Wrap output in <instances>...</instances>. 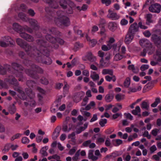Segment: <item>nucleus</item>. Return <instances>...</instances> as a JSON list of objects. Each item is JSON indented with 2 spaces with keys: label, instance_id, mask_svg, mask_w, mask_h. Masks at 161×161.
I'll return each instance as SVG.
<instances>
[{
  "label": "nucleus",
  "instance_id": "nucleus-50",
  "mask_svg": "<svg viewBox=\"0 0 161 161\" xmlns=\"http://www.w3.org/2000/svg\"><path fill=\"white\" fill-rule=\"evenodd\" d=\"M6 69L3 68L0 65V74L1 75H4L6 73Z\"/></svg>",
  "mask_w": 161,
  "mask_h": 161
},
{
  "label": "nucleus",
  "instance_id": "nucleus-42",
  "mask_svg": "<svg viewBox=\"0 0 161 161\" xmlns=\"http://www.w3.org/2000/svg\"><path fill=\"white\" fill-rule=\"evenodd\" d=\"M130 84V79L127 78L124 82V86L126 87H128Z\"/></svg>",
  "mask_w": 161,
  "mask_h": 161
},
{
  "label": "nucleus",
  "instance_id": "nucleus-9",
  "mask_svg": "<svg viewBox=\"0 0 161 161\" xmlns=\"http://www.w3.org/2000/svg\"><path fill=\"white\" fill-rule=\"evenodd\" d=\"M107 17L112 20H116L119 19L120 16L116 13L110 10H109Z\"/></svg>",
  "mask_w": 161,
  "mask_h": 161
},
{
  "label": "nucleus",
  "instance_id": "nucleus-29",
  "mask_svg": "<svg viewBox=\"0 0 161 161\" xmlns=\"http://www.w3.org/2000/svg\"><path fill=\"white\" fill-rule=\"evenodd\" d=\"M88 123H86L84 125L83 127H80L79 128L77 129L76 130V133L78 134L80 133L82 131L85 130L87 127Z\"/></svg>",
  "mask_w": 161,
  "mask_h": 161
},
{
  "label": "nucleus",
  "instance_id": "nucleus-18",
  "mask_svg": "<svg viewBox=\"0 0 161 161\" xmlns=\"http://www.w3.org/2000/svg\"><path fill=\"white\" fill-rule=\"evenodd\" d=\"M154 58L158 62H161V49L156 50L155 54L153 55Z\"/></svg>",
  "mask_w": 161,
  "mask_h": 161
},
{
  "label": "nucleus",
  "instance_id": "nucleus-22",
  "mask_svg": "<svg viewBox=\"0 0 161 161\" xmlns=\"http://www.w3.org/2000/svg\"><path fill=\"white\" fill-rule=\"evenodd\" d=\"M117 24L114 22H110L108 24V28L112 31H114L117 28Z\"/></svg>",
  "mask_w": 161,
  "mask_h": 161
},
{
  "label": "nucleus",
  "instance_id": "nucleus-6",
  "mask_svg": "<svg viewBox=\"0 0 161 161\" xmlns=\"http://www.w3.org/2000/svg\"><path fill=\"white\" fill-rule=\"evenodd\" d=\"M53 33V32L52 30H48L47 31V35L46 36V39L48 41L51 42L53 45L55 43H56L57 42L61 45L63 44L64 43V41L63 39L59 38L56 39L52 37L50 35V34Z\"/></svg>",
  "mask_w": 161,
  "mask_h": 161
},
{
  "label": "nucleus",
  "instance_id": "nucleus-64",
  "mask_svg": "<svg viewBox=\"0 0 161 161\" xmlns=\"http://www.w3.org/2000/svg\"><path fill=\"white\" fill-rule=\"evenodd\" d=\"M157 149V147L155 145H153L150 148V150L151 152L153 153Z\"/></svg>",
  "mask_w": 161,
  "mask_h": 161
},
{
  "label": "nucleus",
  "instance_id": "nucleus-8",
  "mask_svg": "<svg viewBox=\"0 0 161 161\" xmlns=\"http://www.w3.org/2000/svg\"><path fill=\"white\" fill-rule=\"evenodd\" d=\"M148 9L151 12L159 13L161 10V5L158 3H154L149 7Z\"/></svg>",
  "mask_w": 161,
  "mask_h": 161
},
{
  "label": "nucleus",
  "instance_id": "nucleus-36",
  "mask_svg": "<svg viewBox=\"0 0 161 161\" xmlns=\"http://www.w3.org/2000/svg\"><path fill=\"white\" fill-rule=\"evenodd\" d=\"M112 47V46L107 43V45H103L102 47V49L104 51H107L110 50Z\"/></svg>",
  "mask_w": 161,
  "mask_h": 161
},
{
  "label": "nucleus",
  "instance_id": "nucleus-35",
  "mask_svg": "<svg viewBox=\"0 0 161 161\" xmlns=\"http://www.w3.org/2000/svg\"><path fill=\"white\" fill-rule=\"evenodd\" d=\"M102 73L103 75L109 74L111 75H113V71L111 69H104L103 70Z\"/></svg>",
  "mask_w": 161,
  "mask_h": 161
},
{
  "label": "nucleus",
  "instance_id": "nucleus-43",
  "mask_svg": "<svg viewBox=\"0 0 161 161\" xmlns=\"http://www.w3.org/2000/svg\"><path fill=\"white\" fill-rule=\"evenodd\" d=\"M16 110V108L14 104H13L9 108V111L11 114H14Z\"/></svg>",
  "mask_w": 161,
  "mask_h": 161
},
{
  "label": "nucleus",
  "instance_id": "nucleus-30",
  "mask_svg": "<svg viewBox=\"0 0 161 161\" xmlns=\"http://www.w3.org/2000/svg\"><path fill=\"white\" fill-rule=\"evenodd\" d=\"M86 38L87 41L90 42V44L92 47H93L96 44L97 41L96 40L94 39L91 40L90 38L87 35L86 36Z\"/></svg>",
  "mask_w": 161,
  "mask_h": 161
},
{
  "label": "nucleus",
  "instance_id": "nucleus-21",
  "mask_svg": "<svg viewBox=\"0 0 161 161\" xmlns=\"http://www.w3.org/2000/svg\"><path fill=\"white\" fill-rule=\"evenodd\" d=\"M86 57L91 62H94L96 60V57L93 56L91 52H88Z\"/></svg>",
  "mask_w": 161,
  "mask_h": 161
},
{
  "label": "nucleus",
  "instance_id": "nucleus-49",
  "mask_svg": "<svg viewBox=\"0 0 161 161\" xmlns=\"http://www.w3.org/2000/svg\"><path fill=\"white\" fill-rule=\"evenodd\" d=\"M41 82L42 84L45 85H47L48 83L47 80L44 77H42L41 79Z\"/></svg>",
  "mask_w": 161,
  "mask_h": 161
},
{
  "label": "nucleus",
  "instance_id": "nucleus-63",
  "mask_svg": "<svg viewBox=\"0 0 161 161\" xmlns=\"http://www.w3.org/2000/svg\"><path fill=\"white\" fill-rule=\"evenodd\" d=\"M159 130L157 129H155L152 130L151 134L154 136H156L157 135L158 131Z\"/></svg>",
  "mask_w": 161,
  "mask_h": 161
},
{
  "label": "nucleus",
  "instance_id": "nucleus-45",
  "mask_svg": "<svg viewBox=\"0 0 161 161\" xmlns=\"http://www.w3.org/2000/svg\"><path fill=\"white\" fill-rule=\"evenodd\" d=\"M80 150H78L75 154V156L72 158V159L75 161H77L80 155Z\"/></svg>",
  "mask_w": 161,
  "mask_h": 161
},
{
  "label": "nucleus",
  "instance_id": "nucleus-41",
  "mask_svg": "<svg viewBox=\"0 0 161 161\" xmlns=\"http://www.w3.org/2000/svg\"><path fill=\"white\" fill-rule=\"evenodd\" d=\"M115 98L118 101H120L124 98V95L122 94H118L115 96Z\"/></svg>",
  "mask_w": 161,
  "mask_h": 161
},
{
  "label": "nucleus",
  "instance_id": "nucleus-60",
  "mask_svg": "<svg viewBox=\"0 0 161 161\" xmlns=\"http://www.w3.org/2000/svg\"><path fill=\"white\" fill-rule=\"evenodd\" d=\"M115 42V39L113 37H110L109 38V40L107 42V43L109 44L111 46H112L111 44Z\"/></svg>",
  "mask_w": 161,
  "mask_h": 161
},
{
  "label": "nucleus",
  "instance_id": "nucleus-17",
  "mask_svg": "<svg viewBox=\"0 0 161 161\" xmlns=\"http://www.w3.org/2000/svg\"><path fill=\"white\" fill-rule=\"evenodd\" d=\"M121 45V42H119L116 44H114L112 46L114 54L115 53H118L119 52Z\"/></svg>",
  "mask_w": 161,
  "mask_h": 161
},
{
  "label": "nucleus",
  "instance_id": "nucleus-40",
  "mask_svg": "<svg viewBox=\"0 0 161 161\" xmlns=\"http://www.w3.org/2000/svg\"><path fill=\"white\" fill-rule=\"evenodd\" d=\"M152 15L151 14H148L146 15V19L147 21V24L153 22L152 20Z\"/></svg>",
  "mask_w": 161,
  "mask_h": 161
},
{
  "label": "nucleus",
  "instance_id": "nucleus-5",
  "mask_svg": "<svg viewBox=\"0 0 161 161\" xmlns=\"http://www.w3.org/2000/svg\"><path fill=\"white\" fill-rule=\"evenodd\" d=\"M31 66L33 70L30 71L29 70L27 69L25 70V72L29 75L37 79L38 78V77L36 74V72L42 73L43 72V71L41 68L33 64L31 65Z\"/></svg>",
  "mask_w": 161,
  "mask_h": 161
},
{
  "label": "nucleus",
  "instance_id": "nucleus-31",
  "mask_svg": "<svg viewBox=\"0 0 161 161\" xmlns=\"http://www.w3.org/2000/svg\"><path fill=\"white\" fill-rule=\"evenodd\" d=\"M141 111V109L140 107L138 106H136L135 109L131 111V113L134 115H137L140 114Z\"/></svg>",
  "mask_w": 161,
  "mask_h": 161
},
{
  "label": "nucleus",
  "instance_id": "nucleus-55",
  "mask_svg": "<svg viewBox=\"0 0 161 161\" xmlns=\"http://www.w3.org/2000/svg\"><path fill=\"white\" fill-rule=\"evenodd\" d=\"M22 135V134L20 133H17L13 136L11 138L12 140H14L15 139H18Z\"/></svg>",
  "mask_w": 161,
  "mask_h": 161
},
{
  "label": "nucleus",
  "instance_id": "nucleus-62",
  "mask_svg": "<svg viewBox=\"0 0 161 161\" xmlns=\"http://www.w3.org/2000/svg\"><path fill=\"white\" fill-rule=\"evenodd\" d=\"M143 34L145 36L147 37H149L151 35V34L149 31H146L143 32Z\"/></svg>",
  "mask_w": 161,
  "mask_h": 161
},
{
  "label": "nucleus",
  "instance_id": "nucleus-39",
  "mask_svg": "<svg viewBox=\"0 0 161 161\" xmlns=\"http://www.w3.org/2000/svg\"><path fill=\"white\" fill-rule=\"evenodd\" d=\"M47 148V147H43L40 151L41 153L44 156H46L47 155V153L46 152Z\"/></svg>",
  "mask_w": 161,
  "mask_h": 161
},
{
  "label": "nucleus",
  "instance_id": "nucleus-47",
  "mask_svg": "<svg viewBox=\"0 0 161 161\" xmlns=\"http://www.w3.org/2000/svg\"><path fill=\"white\" fill-rule=\"evenodd\" d=\"M0 46L3 47H6L8 46V43H6L4 41L3 39L0 41Z\"/></svg>",
  "mask_w": 161,
  "mask_h": 161
},
{
  "label": "nucleus",
  "instance_id": "nucleus-7",
  "mask_svg": "<svg viewBox=\"0 0 161 161\" xmlns=\"http://www.w3.org/2000/svg\"><path fill=\"white\" fill-rule=\"evenodd\" d=\"M152 31L153 34L151 37V41L155 44L160 43L161 42V38L158 35L161 34V30L154 28L153 29Z\"/></svg>",
  "mask_w": 161,
  "mask_h": 161
},
{
  "label": "nucleus",
  "instance_id": "nucleus-57",
  "mask_svg": "<svg viewBox=\"0 0 161 161\" xmlns=\"http://www.w3.org/2000/svg\"><path fill=\"white\" fill-rule=\"evenodd\" d=\"M153 86L154 85L153 82V81H151L147 83L146 85V86L147 88H148L149 89H150L153 87Z\"/></svg>",
  "mask_w": 161,
  "mask_h": 161
},
{
  "label": "nucleus",
  "instance_id": "nucleus-20",
  "mask_svg": "<svg viewBox=\"0 0 161 161\" xmlns=\"http://www.w3.org/2000/svg\"><path fill=\"white\" fill-rule=\"evenodd\" d=\"M28 21H29L31 26L34 27L36 30H37L39 29L37 22L36 20L32 19H29V18Z\"/></svg>",
  "mask_w": 161,
  "mask_h": 161
},
{
  "label": "nucleus",
  "instance_id": "nucleus-12",
  "mask_svg": "<svg viewBox=\"0 0 161 161\" xmlns=\"http://www.w3.org/2000/svg\"><path fill=\"white\" fill-rule=\"evenodd\" d=\"M5 81L12 85L15 86L18 85V82L17 80L14 78L13 75L9 76L8 78H6Z\"/></svg>",
  "mask_w": 161,
  "mask_h": 161
},
{
  "label": "nucleus",
  "instance_id": "nucleus-61",
  "mask_svg": "<svg viewBox=\"0 0 161 161\" xmlns=\"http://www.w3.org/2000/svg\"><path fill=\"white\" fill-rule=\"evenodd\" d=\"M35 84V82L31 80H28L27 82V85L29 87H32Z\"/></svg>",
  "mask_w": 161,
  "mask_h": 161
},
{
  "label": "nucleus",
  "instance_id": "nucleus-4",
  "mask_svg": "<svg viewBox=\"0 0 161 161\" xmlns=\"http://www.w3.org/2000/svg\"><path fill=\"white\" fill-rule=\"evenodd\" d=\"M12 66L13 68L14 69L13 75L14 76L18 78L19 81H23L24 78L23 77L22 73L19 71L21 70L23 71L22 67L19 64L15 63H12Z\"/></svg>",
  "mask_w": 161,
  "mask_h": 161
},
{
  "label": "nucleus",
  "instance_id": "nucleus-15",
  "mask_svg": "<svg viewBox=\"0 0 161 161\" xmlns=\"http://www.w3.org/2000/svg\"><path fill=\"white\" fill-rule=\"evenodd\" d=\"M134 34L128 32L125 38V42L127 44H129L133 40L134 37Z\"/></svg>",
  "mask_w": 161,
  "mask_h": 161
},
{
  "label": "nucleus",
  "instance_id": "nucleus-14",
  "mask_svg": "<svg viewBox=\"0 0 161 161\" xmlns=\"http://www.w3.org/2000/svg\"><path fill=\"white\" fill-rule=\"evenodd\" d=\"M82 146L85 147H89L90 148H93L96 147V145L94 143H92V141L89 140L84 142Z\"/></svg>",
  "mask_w": 161,
  "mask_h": 161
},
{
  "label": "nucleus",
  "instance_id": "nucleus-32",
  "mask_svg": "<svg viewBox=\"0 0 161 161\" xmlns=\"http://www.w3.org/2000/svg\"><path fill=\"white\" fill-rule=\"evenodd\" d=\"M141 108L142 109L148 110L149 108V104L147 102L144 101L142 102L141 105Z\"/></svg>",
  "mask_w": 161,
  "mask_h": 161
},
{
  "label": "nucleus",
  "instance_id": "nucleus-23",
  "mask_svg": "<svg viewBox=\"0 0 161 161\" xmlns=\"http://www.w3.org/2000/svg\"><path fill=\"white\" fill-rule=\"evenodd\" d=\"M90 77L94 81L98 80L99 78V75L95 71L91 72Z\"/></svg>",
  "mask_w": 161,
  "mask_h": 161
},
{
  "label": "nucleus",
  "instance_id": "nucleus-10",
  "mask_svg": "<svg viewBox=\"0 0 161 161\" xmlns=\"http://www.w3.org/2000/svg\"><path fill=\"white\" fill-rule=\"evenodd\" d=\"M139 31V26L135 22L131 24L129 29V32L134 34Z\"/></svg>",
  "mask_w": 161,
  "mask_h": 161
},
{
  "label": "nucleus",
  "instance_id": "nucleus-46",
  "mask_svg": "<svg viewBox=\"0 0 161 161\" xmlns=\"http://www.w3.org/2000/svg\"><path fill=\"white\" fill-rule=\"evenodd\" d=\"M107 122V120L106 119H101L99 122V124L102 127L104 126L105 124Z\"/></svg>",
  "mask_w": 161,
  "mask_h": 161
},
{
  "label": "nucleus",
  "instance_id": "nucleus-56",
  "mask_svg": "<svg viewBox=\"0 0 161 161\" xmlns=\"http://www.w3.org/2000/svg\"><path fill=\"white\" fill-rule=\"evenodd\" d=\"M77 150V148L76 147H73L71 149L69 152V154L70 155H72Z\"/></svg>",
  "mask_w": 161,
  "mask_h": 161
},
{
  "label": "nucleus",
  "instance_id": "nucleus-2",
  "mask_svg": "<svg viewBox=\"0 0 161 161\" xmlns=\"http://www.w3.org/2000/svg\"><path fill=\"white\" fill-rule=\"evenodd\" d=\"M61 7L64 9H66L68 14L73 13V9L75 7L74 3L70 0H59Z\"/></svg>",
  "mask_w": 161,
  "mask_h": 161
},
{
  "label": "nucleus",
  "instance_id": "nucleus-59",
  "mask_svg": "<svg viewBox=\"0 0 161 161\" xmlns=\"http://www.w3.org/2000/svg\"><path fill=\"white\" fill-rule=\"evenodd\" d=\"M116 144L114 145L116 146H118L122 144L123 141L122 140L119 139H116L115 140Z\"/></svg>",
  "mask_w": 161,
  "mask_h": 161
},
{
  "label": "nucleus",
  "instance_id": "nucleus-52",
  "mask_svg": "<svg viewBox=\"0 0 161 161\" xmlns=\"http://www.w3.org/2000/svg\"><path fill=\"white\" fill-rule=\"evenodd\" d=\"M149 67V65L147 64H143L140 68V69L142 71H144L148 69Z\"/></svg>",
  "mask_w": 161,
  "mask_h": 161
},
{
  "label": "nucleus",
  "instance_id": "nucleus-34",
  "mask_svg": "<svg viewBox=\"0 0 161 161\" xmlns=\"http://www.w3.org/2000/svg\"><path fill=\"white\" fill-rule=\"evenodd\" d=\"M123 58V56L118 53L114 55V61H119L122 59Z\"/></svg>",
  "mask_w": 161,
  "mask_h": 161
},
{
  "label": "nucleus",
  "instance_id": "nucleus-3",
  "mask_svg": "<svg viewBox=\"0 0 161 161\" xmlns=\"http://www.w3.org/2000/svg\"><path fill=\"white\" fill-rule=\"evenodd\" d=\"M63 12L59 11L57 12V17L54 19L55 23L57 25L60 23L65 26H68L70 24L69 19L63 14Z\"/></svg>",
  "mask_w": 161,
  "mask_h": 161
},
{
  "label": "nucleus",
  "instance_id": "nucleus-51",
  "mask_svg": "<svg viewBox=\"0 0 161 161\" xmlns=\"http://www.w3.org/2000/svg\"><path fill=\"white\" fill-rule=\"evenodd\" d=\"M29 139L26 137H23L22 139V142L23 144H28L29 142Z\"/></svg>",
  "mask_w": 161,
  "mask_h": 161
},
{
  "label": "nucleus",
  "instance_id": "nucleus-54",
  "mask_svg": "<svg viewBox=\"0 0 161 161\" xmlns=\"http://www.w3.org/2000/svg\"><path fill=\"white\" fill-rule=\"evenodd\" d=\"M10 148V144H8L5 146L3 151L5 152H8Z\"/></svg>",
  "mask_w": 161,
  "mask_h": 161
},
{
  "label": "nucleus",
  "instance_id": "nucleus-33",
  "mask_svg": "<svg viewBox=\"0 0 161 161\" xmlns=\"http://www.w3.org/2000/svg\"><path fill=\"white\" fill-rule=\"evenodd\" d=\"M18 16L20 18L24 21L27 22L29 20V18L26 16L23 13H19L18 14Z\"/></svg>",
  "mask_w": 161,
  "mask_h": 161
},
{
  "label": "nucleus",
  "instance_id": "nucleus-26",
  "mask_svg": "<svg viewBox=\"0 0 161 161\" xmlns=\"http://www.w3.org/2000/svg\"><path fill=\"white\" fill-rule=\"evenodd\" d=\"M114 98V95L113 94H108L106 95L105 99L107 102L109 103L113 100Z\"/></svg>",
  "mask_w": 161,
  "mask_h": 161
},
{
  "label": "nucleus",
  "instance_id": "nucleus-1",
  "mask_svg": "<svg viewBox=\"0 0 161 161\" xmlns=\"http://www.w3.org/2000/svg\"><path fill=\"white\" fill-rule=\"evenodd\" d=\"M36 42L37 43L36 47H32L21 39L18 38L16 40L17 44L25 49L29 56L34 58L40 57L42 54H45V50L47 47L49 46L48 43L42 40L39 39Z\"/></svg>",
  "mask_w": 161,
  "mask_h": 161
},
{
  "label": "nucleus",
  "instance_id": "nucleus-13",
  "mask_svg": "<svg viewBox=\"0 0 161 161\" xmlns=\"http://www.w3.org/2000/svg\"><path fill=\"white\" fill-rule=\"evenodd\" d=\"M20 36L29 42H32L34 40L32 36L24 32L20 33Z\"/></svg>",
  "mask_w": 161,
  "mask_h": 161
},
{
  "label": "nucleus",
  "instance_id": "nucleus-48",
  "mask_svg": "<svg viewBox=\"0 0 161 161\" xmlns=\"http://www.w3.org/2000/svg\"><path fill=\"white\" fill-rule=\"evenodd\" d=\"M13 29L16 31H18L20 29V26L17 23H14L13 25Z\"/></svg>",
  "mask_w": 161,
  "mask_h": 161
},
{
  "label": "nucleus",
  "instance_id": "nucleus-25",
  "mask_svg": "<svg viewBox=\"0 0 161 161\" xmlns=\"http://www.w3.org/2000/svg\"><path fill=\"white\" fill-rule=\"evenodd\" d=\"M3 39L8 45H13L14 43V41L9 36H5L3 38Z\"/></svg>",
  "mask_w": 161,
  "mask_h": 161
},
{
  "label": "nucleus",
  "instance_id": "nucleus-44",
  "mask_svg": "<svg viewBox=\"0 0 161 161\" xmlns=\"http://www.w3.org/2000/svg\"><path fill=\"white\" fill-rule=\"evenodd\" d=\"M105 137L104 136L103 137H99L97 139L96 143H103L104 142Z\"/></svg>",
  "mask_w": 161,
  "mask_h": 161
},
{
  "label": "nucleus",
  "instance_id": "nucleus-37",
  "mask_svg": "<svg viewBox=\"0 0 161 161\" xmlns=\"http://www.w3.org/2000/svg\"><path fill=\"white\" fill-rule=\"evenodd\" d=\"M64 86L63 88V92L65 94H67L68 92L69 89V86L66 82H64Z\"/></svg>",
  "mask_w": 161,
  "mask_h": 161
},
{
  "label": "nucleus",
  "instance_id": "nucleus-19",
  "mask_svg": "<svg viewBox=\"0 0 161 161\" xmlns=\"http://www.w3.org/2000/svg\"><path fill=\"white\" fill-rule=\"evenodd\" d=\"M14 89L15 91H17L19 93V97L21 99L23 100L25 99V95L24 92L23 91L21 90L19 87H15Z\"/></svg>",
  "mask_w": 161,
  "mask_h": 161
},
{
  "label": "nucleus",
  "instance_id": "nucleus-27",
  "mask_svg": "<svg viewBox=\"0 0 161 161\" xmlns=\"http://www.w3.org/2000/svg\"><path fill=\"white\" fill-rule=\"evenodd\" d=\"M38 91L41 94V95L39 94L38 95V97L39 101H41L43 98L42 95L44 94L45 93V91L43 89L38 87L37 88Z\"/></svg>",
  "mask_w": 161,
  "mask_h": 161
},
{
  "label": "nucleus",
  "instance_id": "nucleus-16",
  "mask_svg": "<svg viewBox=\"0 0 161 161\" xmlns=\"http://www.w3.org/2000/svg\"><path fill=\"white\" fill-rule=\"evenodd\" d=\"M59 0H52L48 4L50 8L54 9H56L59 7Z\"/></svg>",
  "mask_w": 161,
  "mask_h": 161
},
{
  "label": "nucleus",
  "instance_id": "nucleus-53",
  "mask_svg": "<svg viewBox=\"0 0 161 161\" xmlns=\"http://www.w3.org/2000/svg\"><path fill=\"white\" fill-rule=\"evenodd\" d=\"M111 0H102V2L103 4H105L106 6H108L111 3Z\"/></svg>",
  "mask_w": 161,
  "mask_h": 161
},
{
  "label": "nucleus",
  "instance_id": "nucleus-28",
  "mask_svg": "<svg viewBox=\"0 0 161 161\" xmlns=\"http://www.w3.org/2000/svg\"><path fill=\"white\" fill-rule=\"evenodd\" d=\"M72 127V125L69 124L68 125H64L63 126L62 130L64 132H69L71 129Z\"/></svg>",
  "mask_w": 161,
  "mask_h": 161
},
{
  "label": "nucleus",
  "instance_id": "nucleus-24",
  "mask_svg": "<svg viewBox=\"0 0 161 161\" xmlns=\"http://www.w3.org/2000/svg\"><path fill=\"white\" fill-rule=\"evenodd\" d=\"M88 158L92 160H96L98 159V157L93 155V150H90L88 152Z\"/></svg>",
  "mask_w": 161,
  "mask_h": 161
},
{
  "label": "nucleus",
  "instance_id": "nucleus-58",
  "mask_svg": "<svg viewBox=\"0 0 161 161\" xmlns=\"http://www.w3.org/2000/svg\"><path fill=\"white\" fill-rule=\"evenodd\" d=\"M100 66L102 67H106L107 64L105 63L103 60V58H102L100 60Z\"/></svg>",
  "mask_w": 161,
  "mask_h": 161
},
{
  "label": "nucleus",
  "instance_id": "nucleus-11",
  "mask_svg": "<svg viewBox=\"0 0 161 161\" xmlns=\"http://www.w3.org/2000/svg\"><path fill=\"white\" fill-rule=\"evenodd\" d=\"M139 43L140 45L143 47L150 48L152 47L150 42L146 39H142L140 40Z\"/></svg>",
  "mask_w": 161,
  "mask_h": 161
},
{
  "label": "nucleus",
  "instance_id": "nucleus-38",
  "mask_svg": "<svg viewBox=\"0 0 161 161\" xmlns=\"http://www.w3.org/2000/svg\"><path fill=\"white\" fill-rule=\"evenodd\" d=\"M128 69L129 70H131L133 72L136 73H137L138 71V69H135L133 64L129 65L128 67Z\"/></svg>",
  "mask_w": 161,
  "mask_h": 161
}]
</instances>
